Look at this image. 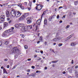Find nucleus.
I'll use <instances>...</instances> for the list:
<instances>
[{
	"mask_svg": "<svg viewBox=\"0 0 78 78\" xmlns=\"http://www.w3.org/2000/svg\"><path fill=\"white\" fill-rule=\"evenodd\" d=\"M12 30H5V32L3 34V35L5 36H8V33H10V32H12Z\"/></svg>",
	"mask_w": 78,
	"mask_h": 78,
	"instance_id": "nucleus-1",
	"label": "nucleus"
},
{
	"mask_svg": "<svg viewBox=\"0 0 78 78\" xmlns=\"http://www.w3.org/2000/svg\"><path fill=\"white\" fill-rule=\"evenodd\" d=\"M43 7V5L39 4L37 5V7H36V9L38 10V11H40V10H41Z\"/></svg>",
	"mask_w": 78,
	"mask_h": 78,
	"instance_id": "nucleus-2",
	"label": "nucleus"
},
{
	"mask_svg": "<svg viewBox=\"0 0 78 78\" xmlns=\"http://www.w3.org/2000/svg\"><path fill=\"white\" fill-rule=\"evenodd\" d=\"M10 14L11 15V17H14L16 16V12L14 10H12Z\"/></svg>",
	"mask_w": 78,
	"mask_h": 78,
	"instance_id": "nucleus-3",
	"label": "nucleus"
},
{
	"mask_svg": "<svg viewBox=\"0 0 78 78\" xmlns=\"http://www.w3.org/2000/svg\"><path fill=\"white\" fill-rule=\"evenodd\" d=\"M5 16L4 15H2L1 16V22H3L5 21Z\"/></svg>",
	"mask_w": 78,
	"mask_h": 78,
	"instance_id": "nucleus-4",
	"label": "nucleus"
},
{
	"mask_svg": "<svg viewBox=\"0 0 78 78\" xmlns=\"http://www.w3.org/2000/svg\"><path fill=\"white\" fill-rule=\"evenodd\" d=\"M28 29L27 26L24 27H23V28H22V31H28Z\"/></svg>",
	"mask_w": 78,
	"mask_h": 78,
	"instance_id": "nucleus-5",
	"label": "nucleus"
},
{
	"mask_svg": "<svg viewBox=\"0 0 78 78\" xmlns=\"http://www.w3.org/2000/svg\"><path fill=\"white\" fill-rule=\"evenodd\" d=\"M21 15V13L20 12H17V13H16V17H20Z\"/></svg>",
	"mask_w": 78,
	"mask_h": 78,
	"instance_id": "nucleus-6",
	"label": "nucleus"
},
{
	"mask_svg": "<svg viewBox=\"0 0 78 78\" xmlns=\"http://www.w3.org/2000/svg\"><path fill=\"white\" fill-rule=\"evenodd\" d=\"M6 15L7 17H11V13L9 14V11L7 12H6Z\"/></svg>",
	"mask_w": 78,
	"mask_h": 78,
	"instance_id": "nucleus-7",
	"label": "nucleus"
},
{
	"mask_svg": "<svg viewBox=\"0 0 78 78\" xmlns=\"http://www.w3.org/2000/svg\"><path fill=\"white\" fill-rule=\"evenodd\" d=\"M17 50V48L16 47H14L13 48L12 50V53H16V51Z\"/></svg>",
	"mask_w": 78,
	"mask_h": 78,
	"instance_id": "nucleus-8",
	"label": "nucleus"
},
{
	"mask_svg": "<svg viewBox=\"0 0 78 78\" xmlns=\"http://www.w3.org/2000/svg\"><path fill=\"white\" fill-rule=\"evenodd\" d=\"M41 20L40 19H39L38 20H37L36 22L37 25H40L41 24Z\"/></svg>",
	"mask_w": 78,
	"mask_h": 78,
	"instance_id": "nucleus-9",
	"label": "nucleus"
},
{
	"mask_svg": "<svg viewBox=\"0 0 78 78\" xmlns=\"http://www.w3.org/2000/svg\"><path fill=\"white\" fill-rule=\"evenodd\" d=\"M27 20V23H30L32 22L31 19H30L29 18H27L26 19Z\"/></svg>",
	"mask_w": 78,
	"mask_h": 78,
	"instance_id": "nucleus-10",
	"label": "nucleus"
},
{
	"mask_svg": "<svg viewBox=\"0 0 78 78\" xmlns=\"http://www.w3.org/2000/svg\"><path fill=\"white\" fill-rule=\"evenodd\" d=\"M24 26H25V24L23 23H20L19 24V26L20 27H22V28H23L24 27Z\"/></svg>",
	"mask_w": 78,
	"mask_h": 78,
	"instance_id": "nucleus-11",
	"label": "nucleus"
},
{
	"mask_svg": "<svg viewBox=\"0 0 78 78\" xmlns=\"http://www.w3.org/2000/svg\"><path fill=\"white\" fill-rule=\"evenodd\" d=\"M8 44H9V41H6L4 42V45H7Z\"/></svg>",
	"mask_w": 78,
	"mask_h": 78,
	"instance_id": "nucleus-12",
	"label": "nucleus"
},
{
	"mask_svg": "<svg viewBox=\"0 0 78 78\" xmlns=\"http://www.w3.org/2000/svg\"><path fill=\"white\" fill-rule=\"evenodd\" d=\"M20 20H25V17L23 16H22L19 19Z\"/></svg>",
	"mask_w": 78,
	"mask_h": 78,
	"instance_id": "nucleus-13",
	"label": "nucleus"
},
{
	"mask_svg": "<svg viewBox=\"0 0 78 78\" xmlns=\"http://www.w3.org/2000/svg\"><path fill=\"white\" fill-rule=\"evenodd\" d=\"M33 27H35V30L36 31L37 30V24H34L33 25Z\"/></svg>",
	"mask_w": 78,
	"mask_h": 78,
	"instance_id": "nucleus-14",
	"label": "nucleus"
},
{
	"mask_svg": "<svg viewBox=\"0 0 78 78\" xmlns=\"http://www.w3.org/2000/svg\"><path fill=\"white\" fill-rule=\"evenodd\" d=\"M45 14H46V11H44L43 14H42V15H41V20H42V17H43V16L44 15L45 16Z\"/></svg>",
	"mask_w": 78,
	"mask_h": 78,
	"instance_id": "nucleus-15",
	"label": "nucleus"
},
{
	"mask_svg": "<svg viewBox=\"0 0 78 78\" xmlns=\"http://www.w3.org/2000/svg\"><path fill=\"white\" fill-rule=\"evenodd\" d=\"M4 28H6V27H8V23H4Z\"/></svg>",
	"mask_w": 78,
	"mask_h": 78,
	"instance_id": "nucleus-16",
	"label": "nucleus"
},
{
	"mask_svg": "<svg viewBox=\"0 0 78 78\" xmlns=\"http://www.w3.org/2000/svg\"><path fill=\"white\" fill-rule=\"evenodd\" d=\"M27 29H28V30H30V29H31V28H32V26H27Z\"/></svg>",
	"mask_w": 78,
	"mask_h": 78,
	"instance_id": "nucleus-17",
	"label": "nucleus"
},
{
	"mask_svg": "<svg viewBox=\"0 0 78 78\" xmlns=\"http://www.w3.org/2000/svg\"><path fill=\"white\" fill-rule=\"evenodd\" d=\"M75 72L74 73L76 76H78V71L76 70H75Z\"/></svg>",
	"mask_w": 78,
	"mask_h": 78,
	"instance_id": "nucleus-18",
	"label": "nucleus"
},
{
	"mask_svg": "<svg viewBox=\"0 0 78 78\" xmlns=\"http://www.w3.org/2000/svg\"><path fill=\"white\" fill-rule=\"evenodd\" d=\"M28 16V13H25L23 16V17H24V18H25V17H27V16Z\"/></svg>",
	"mask_w": 78,
	"mask_h": 78,
	"instance_id": "nucleus-19",
	"label": "nucleus"
},
{
	"mask_svg": "<svg viewBox=\"0 0 78 78\" xmlns=\"http://www.w3.org/2000/svg\"><path fill=\"white\" fill-rule=\"evenodd\" d=\"M3 73H7V72L6 71L5 69L4 68L3 69Z\"/></svg>",
	"mask_w": 78,
	"mask_h": 78,
	"instance_id": "nucleus-20",
	"label": "nucleus"
},
{
	"mask_svg": "<svg viewBox=\"0 0 78 78\" xmlns=\"http://www.w3.org/2000/svg\"><path fill=\"white\" fill-rule=\"evenodd\" d=\"M39 39H40V41H41V42H43V38H42V36H41L40 37Z\"/></svg>",
	"mask_w": 78,
	"mask_h": 78,
	"instance_id": "nucleus-21",
	"label": "nucleus"
},
{
	"mask_svg": "<svg viewBox=\"0 0 78 78\" xmlns=\"http://www.w3.org/2000/svg\"><path fill=\"white\" fill-rule=\"evenodd\" d=\"M54 41H58V38H55L53 39Z\"/></svg>",
	"mask_w": 78,
	"mask_h": 78,
	"instance_id": "nucleus-22",
	"label": "nucleus"
},
{
	"mask_svg": "<svg viewBox=\"0 0 78 78\" xmlns=\"http://www.w3.org/2000/svg\"><path fill=\"white\" fill-rule=\"evenodd\" d=\"M44 23L45 25H47V20L46 19H44Z\"/></svg>",
	"mask_w": 78,
	"mask_h": 78,
	"instance_id": "nucleus-23",
	"label": "nucleus"
},
{
	"mask_svg": "<svg viewBox=\"0 0 78 78\" xmlns=\"http://www.w3.org/2000/svg\"><path fill=\"white\" fill-rule=\"evenodd\" d=\"M74 3L75 5H76L78 4V2L77 1H75L74 2Z\"/></svg>",
	"mask_w": 78,
	"mask_h": 78,
	"instance_id": "nucleus-24",
	"label": "nucleus"
},
{
	"mask_svg": "<svg viewBox=\"0 0 78 78\" xmlns=\"http://www.w3.org/2000/svg\"><path fill=\"white\" fill-rule=\"evenodd\" d=\"M72 35H71L70 36H69V37H67V39H70L71 37H72Z\"/></svg>",
	"mask_w": 78,
	"mask_h": 78,
	"instance_id": "nucleus-25",
	"label": "nucleus"
},
{
	"mask_svg": "<svg viewBox=\"0 0 78 78\" xmlns=\"http://www.w3.org/2000/svg\"><path fill=\"white\" fill-rule=\"evenodd\" d=\"M72 35H71L70 36H69V37H67V39H70L71 37H72Z\"/></svg>",
	"mask_w": 78,
	"mask_h": 78,
	"instance_id": "nucleus-26",
	"label": "nucleus"
},
{
	"mask_svg": "<svg viewBox=\"0 0 78 78\" xmlns=\"http://www.w3.org/2000/svg\"><path fill=\"white\" fill-rule=\"evenodd\" d=\"M29 4L30 5V7H31V6L32 5V2H30Z\"/></svg>",
	"mask_w": 78,
	"mask_h": 78,
	"instance_id": "nucleus-27",
	"label": "nucleus"
},
{
	"mask_svg": "<svg viewBox=\"0 0 78 78\" xmlns=\"http://www.w3.org/2000/svg\"><path fill=\"white\" fill-rule=\"evenodd\" d=\"M71 46H75V45H76V44H75L73 43L71 44Z\"/></svg>",
	"mask_w": 78,
	"mask_h": 78,
	"instance_id": "nucleus-28",
	"label": "nucleus"
},
{
	"mask_svg": "<svg viewBox=\"0 0 78 78\" xmlns=\"http://www.w3.org/2000/svg\"><path fill=\"white\" fill-rule=\"evenodd\" d=\"M19 25L17 24H16L15 25V27L16 28H18V27H19Z\"/></svg>",
	"mask_w": 78,
	"mask_h": 78,
	"instance_id": "nucleus-29",
	"label": "nucleus"
},
{
	"mask_svg": "<svg viewBox=\"0 0 78 78\" xmlns=\"http://www.w3.org/2000/svg\"><path fill=\"white\" fill-rule=\"evenodd\" d=\"M73 70V69H70L69 71V73H72Z\"/></svg>",
	"mask_w": 78,
	"mask_h": 78,
	"instance_id": "nucleus-30",
	"label": "nucleus"
},
{
	"mask_svg": "<svg viewBox=\"0 0 78 78\" xmlns=\"http://www.w3.org/2000/svg\"><path fill=\"white\" fill-rule=\"evenodd\" d=\"M37 60H41V58L39 57H37Z\"/></svg>",
	"mask_w": 78,
	"mask_h": 78,
	"instance_id": "nucleus-31",
	"label": "nucleus"
},
{
	"mask_svg": "<svg viewBox=\"0 0 78 78\" xmlns=\"http://www.w3.org/2000/svg\"><path fill=\"white\" fill-rule=\"evenodd\" d=\"M57 38H58V40L59 41V40H60V39H62V37H58Z\"/></svg>",
	"mask_w": 78,
	"mask_h": 78,
	"instance_id": "nucleus-32",
	"label": "nucleus"
},
{
	"mask_svg": "<svg viewBox=\"0 0 78 78\" xmlns=\"http://www.w3.org/2000/svg\"><path fill=\"white\" fill-rule=\"evenodd\" d=\"M52 18H53L52 17V16L50 17H49V21H51V19H52Z\"/></svg>",
	"mask_w": 78,
	"mask_h": 78,
	"instance_id": "nucleus-33",
	"label": "nucleus"
},
{
	"mask_svg": "<svg viewBox=\"0 0 78 78\" xmlns=\"http://www.w3.org/2000/svg\"><path fill=\"white\" fill-rule=\"evenodd\" d=\"M24 48L25 49H28V46L25 45L24 46Z\"/></svg>",
	"mask_w": 78,
	"mask_h": 78,
	"instance_id": "nucleus-34",
	"label": "nucleus"
},
{
	"mask_svg": "<svg viewBox=\"0 0 78 78\" xmlns=\"http://www.w3.org/2000/svg\"><path fill=\"white\" fill-rule=\"evenodd\" d=\"M2 44H3V42H2V41H0V46H1Z\"/></svg>",
	"mask_w": 78,
	"mask_h": 78,
	"instance_id": "nucleus-35",
	"label": "nucleus"
},
{
	"mask_svg": "<svg viewBox=\"0 0 78 78\" xmlns=\"http://www.w3.org/2000/svg\"><path fill=\"white\" fill-rule=\"evenodd\" d=\"M20 8H21V9H24L25 8L24 7L21 6V7H20Z\"/></svg>",
	"mask_w": 78,
	"mask_h": 78,
	"instance_id": "nucleus-36",
	"label": "nucleus"
},
{
	"mask_svg": "<svg viewBox=\"0 0 78 78\" xmlns=\"http://www.w3.org/2000/svg\"><path fill=\"white\" fill-rule=\"evenodd\" d=\"M58 45V47H61V46H62V44L61 43L59 44Z\"/></svg>",
	"mask_w": 78,
	"mask_h": 78,
	"instance_id": "nucleus-37",
	"label": "nucleus"
},
{
	"mask_svg": "<svg viewBox=\"0 0 78 78\" xmlns=\"http://www.w3.org/2000/svg\"><path fill=\"white\" fill-rule=\"evenodd\" d=\"M18 6H20V7L22 6V4H18Z\"/></svg>",
	"mask_w": 78,
	"mask_h": 78,
	"instance_id": "nucleus-38",
	"label": "nucleus"
},
{
	"mask_svg": "<svg viewBox=\"0 0 78 78\" xmlns=\"http://www.w3.org/2000/svg\"><path fill=\"white\" fill-rule=\"evenodd\" d=\"M70 27V26L68 25L66 27V28L67 29V28H69V27Z\"/></svg>",
	"mask_w": 78,
	"mask_h": 78,
	"instance_id": "nucleus-39",
	"label": "nucleus"
},
{
	"mask_svg": "<svg viewBox=\"0 0 78 78\" xmlns=\"http://www.w3.org/2000/svg\"><path fill=\"white\" fill-rule=\"evenodd\" d=\"M29 19H30L31 20V19H33V17L32 16H31L30 17V18H29Z\"/></svg>",
	"mask_w": 78,
	"mask_h": 78,
	"instance_id": "nucleus-40",
	"label": "nucleus"
},
{
	"mask_svg": "<svg viewBox=\"0 0 78 78\" xmlns=\"http://www.w3.org/2000/svg\"><path fill=\"white\" fill-rule=\"evenodd\" d=\"M18 57V56H17V55H15V59L16 58H17Z\"/></svg>",
	"mask_w": 78,
	"mask_h": 78,
	"instance_id": "nucleus-41",
	"label": "nucleus"
},
{
	"mask_svg": "<svg viewBox=\"0 0 78 78\" xmlns=\"http://www.w3.org/2000/svg\"><path fill=\"white\" fill-rule=\"evenodd\" d=\"M39 73H41V71H39V70H37L36 71V73H39Z\"/></svg>",
	"mask_w": 78,
	"mask_h": 78,
	"instance_id": "nucleus-42",
	"label": "nucleus"
},
{
	"mask_svg": "<svg viewBox=\"0 0 78 78\" xmlns=\"http://www.w3.org/2000/svg\"><path fill=\"white\" fill-rule=\"evenodd\" d=\"M4 61L5 62L8 61V59L6 58L5 59H4Z\"/></svg>",
	"mask_w": 78,
	"mask_h": 78,
	"instance_id": "nucleus-43",
	"label": "nucleus"
},
{
	"mask_svg": "<svg viewBox=\"0 0 78 78\" xmlns=\"http://www.w3.org/2000/svg\"><path fill=\"white\" fill-rule=\"evenodd\" d=\"M27 72H30V69H27Z\"/></svg>",
	"mask_w": 78,
	"mask_h": 78,
	"instance_id": "nucleus-44",
	"label": "nucleus"
},
{
	"mask_svg": "<svg viewBox=\"0 0 78 78\" xmlns=\"http://www.w3.org/2000/svg\"><path fill=\"white\" fill-rule=\"evenodd\" d=\"M59 15H58L57 16V19H59Z\"/></svg>",
	"mask_w": 78,
	"mask_h": 78,
	"instance_id": "nucleus-45",
	"label": "nucleus"
},
{
	"mask_svg": "<svg viewBox=\"0 0 78 78\" xmlns=\"http://www.w3.org/2000/svg\"><path fill=\"white\" fill-rule=\"evenodd\" d=\"M31 67H32V69H34V68H35V67H34V66H32Z\"/></svg>",
	"mask_w": 78,
	"mask_h": 78,
	"instance_id": "nucleus-46",
	"label": "nucleus"
},
{
	"mask_svg": "<svg viewBox=\"0 0 78 78\" xmlns=\"http://www.w3.org/2000/svg\"><path fill=\"white\" fill-rule=\"evenodd\" d=\"M75 69H78V66H76L75 67Z\"/></svg>",
	"mask_w": 78,
	"mask_h": 78,
	"instance_id": "nucleus-47",
	"label": "nucleus"
},
{
	"mask_svg": "<svg viewBox=\"0 0 78 78\" xmlns=\"http://www.w3.org/2000/svg\"><path fill=\"white\" fill-rule=\"evenodd\" d=\"M31 58H28L27 59V60H28L29 61H31Z\"/></svg>",
	"mask_w": 78,
	"mask_h": 78,
	"instance_id": "nucleus-48",
	"label": "nucleus"
},
{
	"mask_svg": "<svg viewBox=\"0 0 78 78\" xmlns=\"http://www.w3.org/2000/svg\"><path fill=\"white\" fill-rule=\"evenodd\" d=\"M71 63L72 64H73V60H72L71 61Z\"/></svg>",
	"mask_w": 78,
	"mask_h": 78,
	"instance_id": "nucleus-49",
	"label": "nucleus"
},
{
	"mask_svg": "<svg viewBox=\"0 0 78 78\" xmlns=\"http://www.w3.org/2000/svg\"><path fill=\"white\" fill-rule=\"evenodd\" d=\"M44 69L45 70H47V67L45 66V67H44Z\"/></svg>",
	"mask_w": 78,
	"mask_h": 78,
	"instance_id": "nucleus-50",
	"label": "nucleus"
},
{
	"mask_svg": "<svg viewBox=\"0 0 78 78\" xmlns=\"http://www.w3.org/2000/svg\"><path fill=\"white\" fill-rule=\"evenodd\" d=\"M62 73L63 74H66V72L65 71H63Z\"/></svg>",
	"mask_w": 78,
	"mask_h": 78,
	"instance_id": "nucleus-51",
	"label": "nucleus"
},
{
	"mask_svg": "<svg viewBox=\"0 0 78 78\" xmlns=\"http://www.w3.org/2000/svg\"><path fill=\"white\" fill-rule=\"evenodd\" d=\"M56 2H57V3H59V1H58V0H56Z\"/></svg>",
	"mask_w": 78,
	"mask_h": 78,
	"instance_id": "nucleus-52",
	"label": "nucleus"
},
{
	"mask_svg": "<svg viewBox=\"0 0 78 78\" xmlns=\"http://www.w3.org/2000/svg\"><path fill=\"white\" fill-rule=\"evenodd\" d=\"M7 67L8 68H9V65H8L7 66Z\"/></svg>",
	"mask_w": 78,
	"mask_h": 78,
	"instance_id": "nucleus-53",
	"label": "nucleus"
},
{
	"mask_svg": "<svg viewBox=\"0 0 78 78\" xmlns=\"http://www.w3.org/2000/svg\"><path fill=\"white\" fill-rule=\"evenodd\" d=\"M68 78H72V77H71V76H68Z\"/></svg>",
	"mask_w": 78,
	"mask_h": 78,
	"instance_id": "nucleus-54",
	"label": "nucleus"
},
{
	"mask_svg": "<svg viewBox=\"0 0 78 78\" xmlns=\"http://www.w3.org/2000/svg\"><path fill=\"white\" fill-rule=\"evenodd\" d=\"M40 52L41 53V54H43V51H40Z\"/></svg>",
	"mask_w": 78,
	"mask_h": 78,
	"instance_id": "nucleus-55",
	"label": "nucleus"
},
{
	"mask_svg": "<svg viewBox=\"0 0 78 78\" xmlns=\"http://www.w3.org/2000/svg\"><path fill=\"white\" fill-rule=\"evenodd\" d=\"M63 8V7H62V6H60L59 7V9H60V8Z\"/></svg>",
	"mask_w": 78,
	"mask_h": 78,
	"instance_id": "nucleus-56",
	"label": "nucleus"
},
{
	"mask_svg": "<svg viewBox=\"0 0 78 78\" xmlns=\"http://www.w3.org/2000/svg\"><path fill=\"white\" fill-rule=\"evenodd\" d=\"M37 57V55H34V58H36Z\"/></svg>",
	"mask_w": 78,
	"mask_h": 78,
	"instance_id": "nucleus-57",
	"label": "nucleus"
},
{
	"mask_svg": "<svg viewBox=\"0 0 78 78\" xmlns=\"http://www.w3.org/2000/svg\"><path fill=\"white\" fill-rule=\"evenodd\" d=\"M40 42V41H38L37 42V44H39V43Z\"/></svg>",
	"mask_w": 78,
	"mask_h": 78,
	"instance_id": "nucleus-58",
	"label": "nucleus"
},
{
	"mask_svg": "<svg viewBox=\"0 0 78 78\" xmlns=\"http://www.w3.org/2000/svg\"><path fill=\"white\" fill-rule=\"evenodd\" d=\"M30 9H31V8H30V7H29L28 8V10L29 11H30Z\"/></svg>",
	"mask_w": 78,
	"mask_h": 78,
	"instance_id": "nucleus-59",
	"label": "nucleus"
},
{
	"mask_svg": "<svg viewBox=\"0 0 78 78\" xmlns=\"http://www.w3.org/2000/svg\"><path fill=\"white\" fill-rule=\"evenodd\" d=\"M62 20H60L59 21V23H62Z\"/></svg>",
	"mask_w": 78,
	"mask_h": 78,
	"instance_id": "nucleus-60",
	"label": "nucleus"
},
{
	"mask_svg": "<svg viewBox=\"0 0 78 78\" xmlns=\"http://www.w3.org/2000/svg\"><path fill=\"white\" fill-rule=\"evenodd\" d=\"M11 22V20H10L9 22V23H10Z\"/></svg>",
	"mask_w": 78,
	"mask_h": 78,
	"instance_id": "nucleus-61",
	"label": "nucleus"
},
{
	"mask_svg": "<svg viewBox=\"0 0 78 78\" xmlns=\"http://www.w3.org/2000/svg\"><path fill=\"white\" fill-rule=\"evenodd\" d=\"M20 36H22V37H23V34H21L20 35Z\"/></svg>",
	"mask_w": 78,
	"mask_h": 78,
	"instance_id": "nucleus-62",
	"label": "nucleus"
},
{
	"mask_svg": "<svg viewBox=\"0 0 78 78\" xmlns=\"http://www.w3.org/2000/svg\"><path fill=\"white\" fill-rule=\"evenodd\" d=\"M33 2L34 3H35V2H36V0H33Z\"/></svg>",
	"mask_w": 78,
	"mask_h": 78,
	"instance_id": "nucleus-63",
	"label": "nucleus"
},
{
	"mask_svg": "<svg viewBox=\"0 0 78 78\" xmlns=\"http://www.w3.org/2000/svg\"><path fill=\"white\" fill-rule=\"evenodd\" d=\"M11 29H11V30H14V28L13 27H12L11 28Z\"/></svg>",
	"mask_w": 78,
	"mask_h": 78,
	"instance_id": "nucleus-64",
	"label": "nucleus"
}]
</instances>
